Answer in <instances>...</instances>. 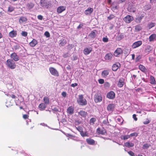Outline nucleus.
<instances>
[{
    "label": "nucleus",
    "mask_w": 156,
    "mask_h": 156,
    "mask_svg": "<svg viewBox=\"0 0 156 156\" xmlns=\"http://www.w3.org/2000/svg\"><path fill=\"white\" fill-rule=\"evenodd\" d=\"M77 101L78 104L80 105H85L87 103L86 99L83 98L82 95H79L78 98L77 99Z\"/></svg>",
    "instance_id": "nucleus-1"
},
{
    "label": "nucleus",
    "mask_w": 156,
    "mask_h": 156,
    "mask_svg": "<svg viewBox=\"0 0 156 156\" xmlns=\"http://www.w3.org/2000/svg\"><path fill=\"white\" fill-rule=\"evenodd\" d=\"M6 64L9 68L11 69H14L16 67L15 62L12 59H7L6 61Z\"/></svg>",
    "instance_id": "nucleus-2"
},
{
    "label": "nucleus",
    "mask_w": 156,
    "mask_h": 156,
    "mask_svg": "<svg viewBox=\"0 0 156 156\" xmlns=\"http://www.w3.org/2000/svg\"><path fill=\"white\" fill-rule=\"evenodd\" d=\"M94 99L95 102L97 103L101 102L102 101V97L101 94L97 93L94 95Z\"/></svg>",
    "instance_id": "nucleus-3"
},
{
    "label": "nucleus",
    "mask_w": 156,
    "mask_h": 156,
    "mask_svg": "<svg viewBox=\"0 0 156 156\" xmlns=\"http://www.w3.org/2000/svg\"><path fill=\"white\" fill-rule=\"evenodd\" d=\"M123 20L126 23H129L133 20V18L129 15H127L124 18Z\"/></svg>",
    "instance_id": "nucleus-4"
},
{
    "label": "nucleus",
    "mask_w": 156,
    "mask_h": 156,
    "mask_svg": "<svg viewBox=\"0 0 156 156\" xmlns=\"http://www.w3.org/2000/svg\"><path fill=\"white\" fill-rule=\"evenodd\" d=\"M49 71L50 73L53 75L55 76H58V73L57 71L53 67H50Z\"/></svg>",
    "instance_id": "nucleus-5"
},
{
    "label": "nucleus",
    "mask_w": 156,
    "mask_h": 156,
    "mask_svg": "<svg viewBox=\"0 0 156 156\" xmlns=\"http://www.w3.org/2000/svg\"><path fill=\"white\" fill-rule=\"evenodd\" d=\"M142 43L141 41H139L135 42L133 43L132 45V47L133 48H138L141 46Z\"/></svg>",
    "instance_id": "nucleus-6"
},
{
    "label": "nucleus",
    "mask_w": 156,
    "mask_h": 156,
    "mask_svg": "<svg viewBox=\"0 0 156 156\" xmlns=\"http://www.w3.org/2000/svg\"><path fill=\"white\" fill-rule=\"evenodd\" d=\"M122 53V50L120 48H118L114 52V55L115 56H119Z\"/></svg>",
    "instance_id": "nucleus-7"
},
{
    "label": "nucleus",
    "mask_w": 156,
    "mask_h": 156,
    "mask_svg": "<svg viewBox=\"0 0 156 156\" xmlns=\"http://www.w3.org/2000/svg\"><path fill=\"white\" fill-rule=\"evenodd\" d=\"M74 107L72 106L69 107L67 110V112L68 115H71L74 113Z\"/></svg>",
    "instance_id": "nucleus-8"
},
{
    "label": "nucleus",
    "mask_w": 156,
    "mask_h": 156,
    "mask_svg": "<svg viewBox=\"0 0 156 156\" xmlns=\"http://www.w3.org/2000/svg\"><path fill=\"white\" fill-rule=\"evenodd\" d=\"M11 58L13 61H17L19 60V57L17 54L15 52L12 53L10 55Z\"/></svg>",
    "instance_id": "nucleus-9"
},
{
    "label": "nucleus",
    "mask_w": 156,
    "mask_h": 156,
    "mask_svg": "<svg viewBox=\"0 0 156 156\" xmlns=\"http://www.w3.org/2000/svg\"><path fill=\"white\" fill-rule=\"evenodd\" d=\"M92 50L91 47L86 48L83 50L84 54L85 55H87L89 54Z\"/></svg>",
    "instance_id": "nucleus-10"
},
{
    "label": "nucleus",
    "mask_w": 156,
    "mask_h": 156,
    "mask_svg": "<svg viewBox=\"0 0 156 156\" xmlns=\"http://www.w3.org/2000/svg\"><path fill=\"white\" fill-rule=\"evenodd\" d=\"M115 94L113 91H111L107 94V97L108 98L112 99L115 98Z\"/></svg>",
    "instance_id": "nucleus-11"
},
{
    "label": "nucleus",
    "mask_w": 156,
    "mask_h": 156,
    "mask_svg": "<svg viewBox=\"0 0 156 156\" xmlns=\"http://www.w3.org/2000/svg\"><path fill=\"white\" fill-rule=\"evenodd\" d=\"M65 6H62L58 7L57 9V11L58 13H60L66 10Z\"/></svg>",
    "instance_id": "nucleus-12"
},
{
    "label": "nucleus",
    "mask_w": 156,
    "mask_h": 156,
    "mask_svg": "<svg viewBox=\"0 0 156 156\" xmlns=\"http://www.w3.org/2000/svg\"><path fill=\"white\" fill-rule=\"evenodd\" d=\"M124 79L123 78H121L118 81L117 85L119 87H121L124 85Z\"/></svg>",
    "instance_id": "nucleus-13"
},
{
    "label": "nucleus",
    "mask_w": 156,
    "mask_h": 156,
    "mask_svg": "<svg viewBox=\"0 0 156 156\" xmlns=\"http://www.w3.org/2000/svg\"><path fill=\"white\" fill-rule=\"evenodd\" d=\"M93 9L90 7L88 8L87 9L85 10L84 13L86 15L90 14L93 11Z\"/></svg>",
    "instance_id": "nucleus-14"
},
{
    "label": "nucleus",
    "mask_w": 156,
    "mask_h": 156,
    "mask_svg": "<svg viewBox=\"0 0 156 156\" xmlns=\"http://www.w3.org/2000/svg\"><path fill=\"white\" fill-rule=\"evenodd\" d=\"M109 71L107 69L103 71L101 73V76L103 77L106 78L109 73Z\"/></svg>",
    "instance_id": "nucleus-15"
},
{
    "label": "nucleus",
    "mask_w": 156,
    "mask_h": 156,
    "mask_svg": "<svg viewBox=\"0 0 156 156\" xmlns=\"http://www.w3.org/2000/svg\"><path fill=\"white\" fill-rule=\"evenodd\" d=\"M112 55L111 53L107 54L105 56V58L107 60H111L112 57Z\"/></svg>",
    "instance_id": "nucleus-16"
},
{
    "label": "nucleus",
    "mask_w": 156,
    "mask_h": 156,
    "mask_svg": "<svg viewBox=\"0 0 156 156\" xmlns=\"http://www.w3.org/2000/svg\"><path fill=\"white\" fill-rule=\"evenodd\" d=\"M98 133L102 135H105L106 133V130L104 129L98 128L97 130Z\"/></svg>",
    "instance_id": "nucleus-17"
},
{
    "label": "nucleus",
    "mask_w": 156,
    "mask_h": 156,
    "mask_svg": "<svg viewBox=\"0 0 156 156\" xmlns=\"http://www.w3.org/2000/svg\"><path fill=\"white\" fill-rule=\"evenodd\" d=\"M120 66L119 63H117L113 65L112 66V70L114 71H116Z\"/></svg>",
    "instance_id": "nucleus-18"
},
{
    "label": "nucleus",
    "mask_w": 156,
    "mask_h": 156,
    "mask_svg": "<svg viewBox=\"0 0 156 156\" xmlns=\"http://www.w3.org/2000/svg\"><path fill=\"white\" fill-rule=\"evenodd\" d=\"M17 35L16 31L13 30L9 33V36L12 38L16 37Z\"/></svg>",
    "instance_id": "nucleus-19"
},
{
    "label": "nucleus",
    "mask_w": 156,
    "mask_h": 156,
    "mask_svg": "<svg viewBox=\"0 0 156 156\" xmlns=\"http://www.w3.org/2000/svg\"><path fill=\"white\" fill-rule=\"evenodd\" d=\"M156 38V35L155 34H151L149 37V40L150 41H154Z\"/></svg>",
    "instance_id": "nucleus-20"
},
{
    "label": "nucleus",
    "mask_w": 156,
    "mask_h": 156,
    "mask_svg": "<svg viewBox=\"0 0 156 156\" xmlns=\"http://www.w3.org/2000/svg\"><path fill=\"white\" fill-rule=\"evenodd\" d=\"M78 113L79 115H81L82 117L84 118L87 115V113L83 110L80 111Z\"/></svg>",
    "instance_id": "nucleus-21"
},
{
    "label": "nucleus",
    "mask_w": 156,
    "mask_h": 156,
    "mask_svg": "<svg viewBox=\"0 0 156 156\" xmlns=\"http://www.w3.org/2000/svg\"><path fill=\"white\" fill-rule=\"evenodd\" d=\"M134 144L132 143L129 142H126L125 143L124 146L128 147H132L133 146Z\"/></svg>",
    "instance_id": "nucleus-22"
},
{
    "label": "nucleus",
    "mask_w": 156,
    "mask_h": 156,
    "mask_svg": "<svg viewBox=\"0 0 156 156\" xmlns=\"http://www.w3.org/2000/svg\"><path fill=\"white\" fill-rule=\"evenodd\" d=\"M47 105L44 103H42L39 105V108L41 110H43L46 108Z\"/></svg>",
    "instance_id": "nucleus-23"
},
{
    "label": "nucleus",
    "mask_w": 156,
    "mask_h": 156,
    "mask_svg": "<svg viewBox=\"0 0 156 156\" xmlns=\"http://www.w3.org/2000/svg\"><path fill=\"white\" fill-rule=\"evenodd\" d=\"M43 100L44 103L47 105L49 104V100L48 97H44L43 98Z\"/></svg>",
    "instance_id": "nucleus-24"
},
{
    "label": "nucleus",
    "mask_w": 156,
    "mask_h": 156,
    "mask_svg": "<svg viewBox=\"0 0 156 156\" xmlns=\"http://www.w3.org/2000/svg\"><path fill=\"white\" fill-rule=\"evenodd\" d=\"M96 31L95 30H93L90 34L89 36L91 38H94L96 36Z\"/></svg>",
    "instance_id": "nucleus-25"
},
{
    "label": "nucleus",
    "mask_w": 156,
    "mask_h": 156,
    "mask_svg": "<svg viewBox=\"0 0 156 156\" xmlns=\"http://www.w3.org/2000/svg\"><path fill=\"white\" fill-rule=\"evenodd\" d=\"M27 20V19L25 17H20L19 20V22L20 23H25Z\"/></svg>",
    "instance_id": "nucleus-26"
},
{
    "label": "nucleus",
    "mask_w": 156,
    "mask_h": 156,
    "mask_svg": "<svg viewBox=\"0 0 156 156\" xmlns=\"http://www.w3.org/2000/svg\"><path fill=\"white\" fill-rule=\"evenodd\" d=\"M86 141L88 144L91 145L94 144L95 143L93 140L90 138L87 139Z\"/></svg>",
    "instance_id": "nucleus-27"
},
{
    "label": "nucleus",
    "mask_w": 156,
    "mask_h": 156,
    "mask_svg": "<svg viewBox=\"0 0 156 156\" xmlns=\"http://www.w3.org/2000/svg\"><path fill=\"white\" fill-rule=\"evenodd\" d=\"M114 105L113 104H110L107 107V109L109 111H112L113 109Z\"/></svg>",
    "instance_id": "nucleus-28"
},
{
    "label": "nucleus",
    "mask_w": 156,
    "mask_h": 156,
    "mask_svg": "<svg viewBox=\"0 0 156 156\" xmlns=\"http://www.w3.org/2000/svg\"><path fill=\"white\" fill-rule=\"evenodd\" d=\"M37 44V41L35 39H33L32 41L30 42V46L32 47H34Z\"/></svg>",
    "instance_id": "nucleus-29"
},
{
    "label": "nucleus",
    "mask_w": 156,
    "mask_h": 156,
    "mask_svg": "<svg viewBox=\"0 0 156 156\" xmlns=\"http://www.w3.org/2000/svg\"><path fill=\"white\" fill-rule=\"evenodd\" d=\"M139 69L143 72H145L146 70L145 67L142 65H140L139 66Z\"/></svg>",
    "instance_id": "nucleus-30"
},
{
    "label": "nucleus",
    "mask_w": 156,
    "mask_h": 156,
    "mask_svg": "<svg viewBox=\"0 0 156 156\" xmlns=\"http://www.w3.org/2000/svg\"><path fill=\"white\" fill-rule=\"evenodd\" d=\"M59 43V45L60 46H64L66 43V40L64 39H61Z\"/></svg>",
    "instance_id": "nucleus-31"
},
{
    "label": "nucleus",
    "mask_w": 156,
    "mask_h": 156,
    "mask_svg": "<svg viewBox=\"0 0 156 156\" xmlns=\"http://www.w3.org/2000/svg\"><path fill=\"white\" fill-rule=\"evenodd\" d=\"M150 83L151 84H154L155 83V80L154 77L151 76L150 77Z\"/></svg>",
    "instance_id": "nucleus-32"
},
{
    "label": "nucleus",
    "mask_w": 156,
    "mask_h": 156,
    "mask_svg": "<svg viewBox=\"0 0 156 156\" xmlns=\"http://www.w3.org/2000/svg\"><path fill=\"white\" fill-rule=\"evenodd\" d=\"M130 137V136L129 135H122L121 136V138L122 139H127Z\"/></svg>",
    "instance_id": "nucleus-33"
},
{
    "label": "nucleus",
    "mask_w": 156,
    "mask_h": 156,
    "mask_svg": "<svg viewBox=\"0 0 156 156\" xmlns=\"http://www.w3.org/2000/svg\"><path fill=\"white\" fill-rule=\"evenodd\" d=\"M14 8L12 6L10 5L9 6L8 9V11L9 12H11L14 10Z\"/></svg>",
    "instance_id": "nucleus-34"
},
{
    "label": "nucleus",
    "mask_w": 156,
    "mask_h": 156,
    "mask_svg": "<svg viewBox=\"0 0 156 156\" xmlns=\"http://www.w3.org/2000/svg\"><path fill=\"white\" fill-rule=\"evenodd\" d=\"M142 28L140 25H136L135 27V30L136 31H139L141 30Z\"/></svg>",
    "instance_id": "nucleus-35"
},
{
    "label": "nucleus",
    "mask_w": 156,
    "mask_h": 156,
    "mask_svg": "<svg viewBox=\"0 0 156 156\" xmlns=\"http://www.w3.org/2000/svg\"><path fill=\"white\" fill-rule=\"evenodd\" d=\"M117 121L118 122H119L118 123L120 125L122 124V123L123 121V120L122 118L121 117L118 118L117 119Z\"/></svg>",
    "instance_id": "nucleus-36"
},
{
    "label": "nucleus",
    "mask_w": 156,
    "mask_h": 156,
    "mask_svg": "<svg viewBox=\"0 0 156 156\" xmlns=\"http://www.w3.org/2000/svg\"><path fill=\"white\" fill-rule=\"evenodd\" d=\"M150 145L148 144H145L144 145L143 147V149H147L149 147Z\"/></svg>",
    "instance_id": "nucleus-37"
},
{
    "label": "nucleus",
    "mask_w": 156,
    "mask_h": 156,
    "mask_svg": "<svg viewBox=\"0 0 156 156\" xmlns=\"http://www.w3.org/2000/svg\"><path fill=\"white\" fill-rule=\"evenodd\" d=\"M115 17V16L113 14L110 15L108 17L107 19L108 20H111Z\"/></svg>",
    "instance_id": "nucleus-38"
},
{
    "label": "nucleus",
    "mask_w": 156,
    "mask_h": 156,
    "mask_svg": "<svg viewBox=\"0 0 156 156\" xmlns=\"http://www.w3.org/2000/svg\"><path fill=\"white\" fill-rule=\"evenodd\" d=\"M155 25V23H150L148 25V27L149 29H150L152 27H154Z\"/></svg>",
    "instance_id": "nucleus-39"
},
{
    "label": "nucleus",
    "mask_w": 156,
    "mask_h": 156,
    "mask_svg": "<svg viewBox=\"0 0 156 156\" xmlns=\"http://www.w3.org/2000/svg\"><path fill=\"white\" fill-rule=\"evenodd\" d=\"M142 19V17H141L139 16L136 19V21L137 23H139Z\"/></svg>",
    "instance_id": "nucleus-40"
},
{
    "label": "nucleus",
    "mask_w": 156,
    "mask_h": 156,
    "mask_svg": "<svg viewBox=\"0 0 156 156\" xmlns=\"http://www.w3.org/2000/svg\"><path fill=\"white\" fill-rule=\"evenodd\" d=\"M150 120L148 119H147L145 121L143 122V123L144 124H147L150 122Z\"/></svg>",
    "instance_id": "nucleus-41"
},
{
    "label": "nucleus",
    "mask_w": 156,
    "mask_h": 156,
    "mask_svg": "<svg viewBox=\"0 0 156 156\" xmlns=\"http://www.w3.org/2000/svg\"><path fill=\"white\" fill-rule=\"evenodd\" d=\"M152 49L151 47L150 46H148L146 49L147 51H150Z\"/></svg>",
    "instance_id": "nucleus-42"
},
{
    "label": "nucleus",
    "mask_w": 156,
    "mask_h": 156,
    "mask_svg": "<svg viewBox=\"0 0 156 156\" xmlns=\"http://www.w3.org/2000/svg\"><path fill=\"white\" fill-rule=\"evenodd\" d=\"M44 35L47 37H49L50 36V34L48 31H46L44 34Z\"/></svg>",
    "instance_id": "nucleus-43"
},
{
    "label": "nucleus",
    "mask_w": 156,
    "mask_h": 156,
    "mask_svg": "<svg viewBox=\"0 0 156 156\" xmlns=\"http://www.w3.org/2000/svg\"><path fill=\"white\" fill-rule=\"evenodd\" d=\"M102 40L104 42H107L108 41V38L107 37H104Z\"/></svg>",
    "instance_id": "nucleus-44"
},
{
    "label": "nucleus",
    "mask_w": 156,
    "mask_h": 156,
    "mask_svg": "<svg viewBox=\"0 0 156 156\" xmlns=\"http://www.w3.org/2000/svg\"><path fill=\"white\" fill-rule=\"evenodd\" d=\"M96 121V119L95 118H93L90 119V122L91 123H94Z\"/></svg>",
    "instance_id": "nucleus-45"
},
{
    "label": "nucleus",
    "mask_w": 156,
    "mask_h": 156,
    "mask_svg": "<svg viewBox=\"0 0 156 156\" xmlns=\"http://www.w3.org/2000/svg\"><path fill=\"white\" fill-rule=\"evenodd\" d=\"M98 82L101 84H103L104 82V80L103 79H100L98 80Z\"/></svg>",
    "instance_id": "nucleus-46"
},
{
    "label": "nucleus",
    "mask_w": 156,
    "mask_h": 156,
    "mask_svg": "<svg viewBox=\"0 0 156 156\" xmlns=\"http://www.w3.org/2000/svg\"><path fill=\"white\" fill-rule=\"evenodd\" d=\"M27 33L25 31H22L21 33L22 35L24 37H26L27 35Z\"/></svg>",
    "instance_id": "nucleus-47"
},
{
    "label": "nucleus",
    "mask_w": 156,
    "mask_h": 156,
    "mask_svg": "<svg viewBox=\"0 0 156 156\" xmlns=\"http://www.w3.org/2000/svg\"><path fill=\"white\" fill-rule=\"evenodd\" d=\"M76 128L80 133L82 131V128L81 127L78 126L76 127Z\"/></svg>",
    "instance_id": "nucleus-48"
},
{
    "label": "nucleus",
    "mask_w": 156,
    "mask_h": 156,
    "mask_svg": "<svg viewBox=\"0 0 156 156\" xmlns=\"http://www.w3.org/2000/svg\"><path fill=\"white\" fill-rule=\"evenodd\" d=\"M80 133L81 135L83 136H87L86 133L85 132H83V131L81 132Z\"/></svg>",
    "instance_id": "nucleus-49"
},
{
    "label": "nucleus",
    "mask_w": 156,
    "mask_h": 156,
    "mask_svg": "<svg viewBox=\"0 0 156 156\" xmlns=\"http://www.w3.org/2000/svg\"><path fill=\"white\" fill-rule=\"evenodd\" d=\"M104 86L106 88L110 86L109 83L108 82H105L104 84Z\"/></svg>",
    "instance_id": "nucleus-50"
},
{
    "label": "nucleus",
    "mask_w": 156,
    "mask_h": 156,
    "mask_svg": "<svg viewBox=\"0 0 156 156\" xmlns=\"http://www.w3.org/2000/svg\"><path fill=\"white\" fill-rule=\"evenodd\" d=\"M130 136H136L137 135V133H133L130 134L129 135Z\"/></svg>",
    "instance_id": "nucleus-51"
},
{
    "label": "nucleus",
    "mask_w": 156,
    "mask_h": 156,
    "mask_svg": "<svg viewBox=\"0 0 156 156\" xmlns=\"http://www.w3.org/2000/svg\"><path fill=\"white\" fill-rule=\"evenodd\" d=\"M128 153L131 156H134V153L131 151H128Z\"/></svg>",
    "instance_id": "nucleus-52"
},
{
    "label": "nucleus",
    "mask_w": 156,
    "mask_h": 156,
    "mask_svg": "<svg viewBox=\"0 0 156 156\" xmlns=\"http://www.w3.org/2000/svg\"><path fill=\"white\" fill-rule=\"evenodd\" d=\"M29 116L25 114L23 115V118L24 119H27L28 118Z\"/></svg>",
    "instance_id": "nucleus-53"
},
{
    "label": "nucleus",
    "mask_w": 156,
    "mask_h": 156,
    "mask_svg": "<svg viewBox=\"0 0 156 156\" xmlns=\"http://www.w3.org/2000/svg\"><path fill=\"white\" fill-rule=\"evenodd\" d=\"M38 19L40 20H41L43 19V16L41 15H39L37 16Z\"/></svg>",
    "instance_id": "nucleus-54"
},
{
    "label": "nucleus",
    "mask_w": 156,
    "mask_h": 156,
    "mask_svg": "<svg viewBox=\"0 0 156 156\" xmlns=\"http://www.w3.org/2000/svg\"><path fill=\"white\" fill-rule=\"evenodd\" d=\"M136 115H135V114H133V119H134L135 120V121H137V118L136 117Z\"/></svg>",
    "instance_id": "nucleus-55"
},
{
    "label": "nucleus",
    "mask_w": 156,
    "mask_h": 156,
    "mask_svg": "<svg viewBox=\"0 0 156 156\" xmlns=\"http://www.w3.org/2000/svg\"><path fill=\"white\" fill-rule=\"evenodd\" d=\"M62 95L64 97H65L66 95V92H63L62 93Z\"/></svg>",
    "instance_id": "nucleus-56"
},
{
    "label": "nucleus",
    "mask_w": 156,
    "mask_h": 156,
    "mask_svg": "<svg viewBox=\"0 0 156 156\" xmlns=\"http://www.w3.org/2000/svg\"><path fill=\"white\" fill-rule=\"evenodd\" d=\"M10 96L11 97V98L12 99H15L16 98V96L14 94L10 95Z\"/></svg>",
    "instance_id": "nucleus-57"
},
{
    "label": "nucleus",
    "mask_w": 156,
    "mask_h": 156,
    "mask_svg": "<svg viewBox=\"0 0 156 156\" xmlns=\"http://www.w3.org/2000/svg\"><path fill=\"white\" fill-rule=\"evenodd\" d=\"M83 24H80L79 26L77 27V28L78 29H80L83 26Z\"/></svg>",
    "instance_id": "nucleus-58"
},
{
    "label": "nucleus",
    "mask_w": 156,
    "mask_h": 156,
    "mask_svg": "<svg viewBox=\"0 0 156 156\" xmlns=\"http://www.w3.org/2000/svg\"><path fill=\"white\" fill-rule=\"evenodd\" d=\"M77 84L76 83H72L71 84V86L74 87L77 86Z\"/></svg>",
    "instance_id": "nucleus-59"
},
{
    "label": "nucleus",
    "mask_w": 156,
    "mask_h": 156,
    "mask_svg": "<svg viewBox=\"0 0 156 156\" xmlns=\"http://www.w3.org/2000/svg\"><path fill=\"white\" fill-rule=\"evenodd\" d=\"M53 110L55 112H58V109L56 108H53Z\"/></svg>",
    "instance_id": "nucleus-60"
},
{
    "label": "nucleus",
    "mask_w": 156,
    "mask_h": 156,
    "mask_svg": "<svg viewBox=\"0 0 156 156\" xmlns=\"http://www.w3.org/2000/svg\"><path fill=\"white\" fill-rule=\"evenodd\" d=\"M108 3L109 4L111 5V0H107Z\"/></svg>",
    "instance_id": "nucleus-61"
},
{
    "label": "nucleus",
    "mask_w": 156,
    "mask_h": 156,
    "mask_svg": "<svg viewBox=\"0 0 156 156\" xmlns=\"http://www.w3.org/2000/svg\"><path fill=\"white\" fill-rule=\"evenodd\" d=\"M3 37V35L2 33L0 31V39H1Z\"/></svg>",
    "instance_id": "nucleus-62"
},
{
    "label": "nucleus",
    "mask_w": 156,
    "mask_h": 156,
    "mask_svg": "<svg viewBox=\"0 0 156 156\" xmlns=\"http://www.w3.org/2000/svg\"><path fill=\"white\" fill-rule=\"evenodd\" d=\"M135 9H132L130 10L129 11L130 12H135Z\"/></svg>",
    "instance_id": "nucleus-63"
},
{
    "label": "nucleus",
    "mask_w": 156,
    "mask_h": 156,
    "mask_svg": "<svg viewBox=\"0 0 156 156\" xmlns=\"http://www.w3.org/2000/svg\"><path fill=\"white\" fill-rule=\"evenodd\" d=\"M126 0H119V3H121L124 2Z\"/></svg>",
    "instance_id": "nucleus-64"
}]
</instances>
